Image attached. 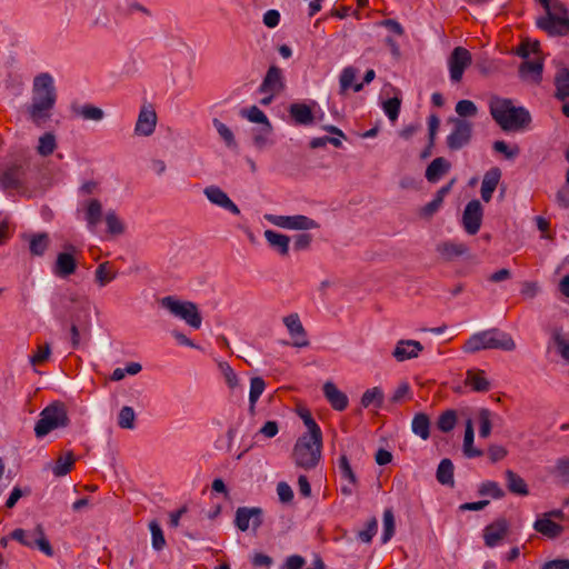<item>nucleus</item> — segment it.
Segmentation results:
<instances>
[{"label": "nucleus", "instance_id": "59", "mask_svg": "<svg viewBox=\"0 0 569 569\" xmlns=\"http://www.w3.org/2000/svg\"><path fill=\"white\" fill-rule=\"evenodd\" d=\"M492 148L496 152L502 153L509 160L515 159L520 153L518 146L509 147L502 140L495 141Z\"/></svg>", "mask_w": 569, "mask_h": 569}, {"label": "nucleus", "instance_id": "36", "mask_svg": "<svg viewBox=\"0 0 569 569\" xmlns=\"http://www.w3.org/2000/svg\"><path fill=\"white\" fill-rule=\"evenodd\" d=\"M453 463L450 459L445 458L440 461L437 468L436 478L439 483L443 486L453 487L455 479H453Z\"/></svg>", "mask_w": 569, "mask_h": 569}, {"label": "nucleus", "instance_id": "8", "mask_svg": "<svg viewBox=\"0 0 569 569\" xmlns=\"http://www.w3.org/2000/svg\"><path fill=\"white\" fill-rule=\"evenodd\" d=\"M449 122L452 124V130L446 139L449 150L457 151L468 146L473 132L472 122L461 118H450Z\"/></svg>", "mask_w": 569, "mask_h": 569}, {"label": "nucleus", "instance_id": "62", "mask_svg": "<svg viewBox=\"0 0 569 569\" xmlns=\"http://www.w3.org/2000/svg\"><path fill=\"white\" fill-rule=\"evenodd\" d=\"M377 529H378V521L377 519L373 517L371 518L368 522H367V527L366 529L363 530H360L358 532V538L365 542V543H369L371 542L373 536L377 533Z\"/></svg>", "mask_w": 569, "mask_h": 569}, {"label": "nucleus", "instance_id": "3", "mask_svg": "<svg viewBox=\"0 0 569 569\" xmlns=\"http://www.w3.org/2000/svg\"><path fill=\"white\" fill-rule=\"evenodd\" d=\"M546 13L537 18L536 26L550 37L569 34V9L559 0H537Z\"/></svg>", "mask_w": 569, "mask_h": 569}, {"label": "nucleus", "instance_id": "10", "mask_svg": "<svg viewBox=\"0 0 569 569\" xmlns=\"http://www.w3.org/2000/svg\"><path fill=\"white\" fill-rule=\"evenodd\" d=\"M66 251L59 252L53 263V273L61 279H66L73 274L78 267L76 259L77 248L73 244L67 243L63 246Z\"/></svg>", "mask_w": 569, "mask_h": 569}, {"label": "nucleus", "instance_id": "51", "mask_svg": "<svg viewBox=\"0 0 569 569\" xmlns=\"http://www.w3.org/2000/svg\"><path fill=\"white\" fill-rule=\"evenodd\" d=\"M240 114L254 123H260L262 126L270 123L264 112L260 110L257 106H252L249 109H242L240 111Z\"/></svg>", "mask_w": 569, "mask_h": 569}, {"label": "nucleus", "instance_id": "64", "mask_svg": "<svg viewBox=\"0 0 569 569\" xmlns=\"http://www.w3.org/2000/svg\"><path fill=\"white\" fill-rule=\"evenodd\" d=\"M10 536L13 540L20 542L21 545H23L26 547H29V548L34 547V541L32 540L33 538L31 537V532L27 533L26 530L18 528V529H14Z\"/></svg>", "mask_w": 569, "mask_h": 569}, {"label": "nucleus", "instance_id": "53", "mask_svg": "<svg viewBox=\"0 0 569 569\" xmlns=\"http://www.w3.org/2000/svg\"><path fill=\"white\" fill-rule=\"evenodd\" d=\"M213 126H214L216 130L218 131L219 136L221 137V139L226 142V144L229 148L237 146L234 136H233L231 129L227 124H224L223 122H221L218 119H213Z\"/></svg>", "mask_w": 569, "mask_h": 569}, {"label": "nucleus", "instance_id": "5", "mask_svg": "<svg viewBox=\"0 0 569 569\" xmlns=\"http://www.w3.org/2000/svg\"><path fill=\"white\" fill-rule=\"evenodd\" d=\"M321 452L322 437H319V440L310 437H299L293 446L291 457L298 468L308 471L319 465Z\"/></svg>", "mask_w": 569, "mask_h": 569}, {"label": "nucleus", "instance_id": "46", "mask_svg": "<svg viewBox=\"0 0 569 569\" xmlns=\"http://www.w3.org/2000/svg\"><path fill=\"white\" fill-rule=\"evenodd\" d=\"M104 220L110 234L119 236L124 232L126 227L113 210L107 212Z\"/></svg>", "mask_w": 569, "mask_h": 569}, {"label": "nucleus", "instance_id": "16", "mask_svg": "<svg viewBox=\"0 0 569 569\" xmlns=\"http://www.w3.org/2000/svg\"><path fill=\"white\" fill-rule=\"evenodd\" d=\"M157 126V113L154 109L149 107H142L138 120L136 122L134 132L138 136H151Z\"/></svg>", "mask_w": 569, "mask_h": 569}, {"label": "nucleus", "instance_id": "47", "mask_svg": "<svg viewBox=\"0 0 569 569\" xmlns=\"http://www.w3.org/2000/svg\"><path fill=\"white\" fill-rule=\"evenodd\" d=\"M457 423V413L455 410H446L437 420V428L442 432L451 431Z\"/></svg>", "mask_w": 569, "mask_h": 569}, {"label": "nucleus", "instance_id": "18", "mask_svg": "<svg viewBox=\"0 0 569 569\" xmlns=\"http://www.w3.org/2000/svg\"><path fill=\"white\" fill-rule=\"evenodd\" d=\"M423 350V346L417 340H399L392 351L393 358L399 361H406L417 358Z\"/></svg>", "mask_w": 569, "mask_h": 569}, {"label": "nucleus", "instance_id": "24", "mask_svg": "<svg viewBox=\"0 0 569 569\" xmlns=\"http://www.w3.org/2000/svg\"><path fill=\"white\" fill-rule=\"evenodd\" d=\"M533 529L548 539H556L563 532V527L547 516H542L533 523Z\"/></svg>", "mask_w": 569, "mask_h": 569}, {"label": "nucleus", "instance_id": "15", "mask_svg": "<svg viewBox=\"0 0 569 569\" xmlns=\"http://www.w3.org/2000/svg\"><path fill=\"white\" fill-rule=\"evenodd\" d=\"M203 193L211 203L223 208L233 214H240V209L238 206L221 188L217 186H209L204 188Z\"/></svg>", "mask_w": 569, "mask_h": 569}, {"label": "nucleus", "instance_id": "17", "mask_svg": "<svg viewBox=\"0 0 569 569\" xmlns=\"http://www.w3.org/2000/svg\"><path fill=\"white\" fill-rule=\"evenodd\" d=\"M24 168L22 164L8 167L0 177V186L4 190H17L23 186Z\"/></svg>", "mask_w": 569, "mask_h": 569}, {"label": "nucleus", "instance_id": "2", "mask_svg": "<svg viewBox=\"0 0 569 569\" xmlns=\"http://www.w3.org/2000/svg\"><path fill=\"white\" fill-rule=\"evenodd\" d=\"M492 119L505 132H518L531 123V116L525 107H516L511 99L492 97L489 101Z\"/></svg>", "mask_w": 569, "mask_h": 569}, {"label": "nucleus", "instance_id": "57", "mask_svg": "<svg viewBox=\"0 0 569 569\" xmlns=\"http://www.w3.org/2000/svg\"><path fill=\"white\" fill-rule=\"evenodd\" d=\"M272 131L271 123L262 126L253 133V143L257 148L262 149L268 144V137Z\"/></svg>", "mask_w": 569, "mask_h": 569}, {"label": "nucleus", "instance_id": "43", "mask_svg": "<svg viewBox=\"0 0 569 569\" xmlns=\"http://www.w3.org/2000/svg\"><path fill=\"white\" fill-rule=\"evenodd\" d=\"M299 416L302 419L305 426L308 429V432L303 433L301 437H310L319 440V437H322V432L320 427L317 425L311 413L307 409H302L299 411Z\"/></svg>", "mask_w": 569, "mask_h": 569}, {"label": "nucleus", "instance_id": "19", "mask_svg": "<svg viewBox=\"0 0 569 569\" xmlns=\"http://www.w3.org/2000/svg\"><path fill=\"white\" fill-rule=\"evenodd\" d=\"M283 323L287 327L290 336L295 338L292 343L295 347L302 348L309 345L306 330L299 319L298 313H291L284 317Z\"/></svg>", "mask_w": 569, "mask_h": 569}, {"label": "nucleus", "instance_id": "30", "mask_svg": "<svg viewBox=\"0 0 569 569\" xmlns=\"http://www.w3.org/2000/svg\"><path fill=\"white\" fill-rule=\"evenodd\" d=\"M289 113L297 124L308 126L313 122V113L306 103H292Z\"/></svg>", "mask_w": 569, "mask_h": 569}, {"label": "nucleus", "instance_id": "52", "mask_svg": "<svg viewBox=\"0 0 569 569\" xmlns=\"http://www.w3.org/2000/svg\"><path fill=\"white\" fill-rule=\"evenodd\" d=\"M395 516L391 509H386L383 511V533H382V542H388L392 536L395 535Z\"/></svg>", "mask_w": 569, "mask_h": 569}, {"label": "nucleus", "instance_id": "32", "mask_svg": "<svg viewBox=\"0 0 569 569\" xmlns=\"http://www.w3.org/2000/svg\"><path fill=\"white\" fill-rule=\"evenodd\" d=\"M431 421L427 413L418 412L413 416L411 421L412 432L420 437L422 440H427L430 437Z\"/></svg>", "mask_w": 569, "mask_h": 569}, {"label": "nucleus", "instance_id": "11", "mask_svg": "<svg viewBox=\"0 0 569 569\" xmlns=\"http://www.w3.org/2000/svg\"><path fill=\"white\" fill-rule=\"evenodd\" d=\"M472 56L463 47H456L448 58L450 79L452 82H460L465 70L471 64Z\"/></svg>", "mask_w": 569, "mask_h": 569}, {"label": "nucleus", "instance_id": "13", "mask_svg": "<svg viewBox=\"0 0 569 569\" xmlns=\"http://www.w3.org/2000/svg\"><path fill=\"white\" fill-rule=\"evenodd\" d=\"M483 209L479 200L469 201L462 213V226L468 234H476L481 227Z\"/></svg>", "mask_w": 569, "mask_h": 569}, {"label": "nucleus", "instance_id": "37", "mask_svg": "<svg viewBox=\"0 0 569 569\" xmlns=\"http://www.w3.org/2000/svg\"><path fill=\"white\" fill-rule=\"evenodd\" d=\"M102 217V204L98 199H91L86 208V221L88 228L94 230Z\"/></svg>", "mask_w": 569, "mask_h": 569}, {"label": "nucleus", "instance_id": "58", "mask_svg": "<svg viewBox=\"0 0 569 569\" xmlns=\"http://www.w3.org/2000/svg\"><path fill=\"white\" fill-rule=\"evenodd\" d=\"M151 536H152V547L156 550H161L166 545V539L162 532L161 527L157 521H151L149 525Z\"/></svg>", "mask_w": 569, "mask_h": 569}, {"label": "nucleus", "instance_id": "42", "mask_svg": "<svg viewBox=\"0 0 569 569\" xmlns=\"http://www.w3.org/2000/svg\"><path fill=\"white\" fill-rule=\"evenodd\" d=\"M76 458L72 451L67 452L57 459L52 472L57 477H63L69 473L74 465Z\"/></svg>", "mask_w": 569, "mask_h": 569}, {"label": "nucleus", "instance_id": "23", "mask_svg": "<svg viewBox=\"0 0 569 569\" xmlns=\"http://www.w3.org/2000/svg\"><path fill=\"white\" fill-rule=\"evenodd\" d=\"M500 178L501 170L498 167H493L485 173L480 189L481 198L485 202H489L491 200L492 193L495 192Z\"/></svg>", "mask_w": 569, "mask_h": 569}, {"label": "nucleus", "instance_id": "25", "mask_svg": "<svg viewBox=\"0 0 569 569\" xmlns=\"http://www.w3.org/2000/svg\"><path fill=\"white\" fill-rule=\"evenodd\" d=\"M453 183H455V180H451L449 183L441 187L437 191L433 200H431L430 202H428L426 206H423L421 208L420 214L426 218L432 217L442 206L443 199L450 192Z\"/></svg>", "mask_w": 569, "mask_h": 569}, {"label": "nucleus", "instance_id": "28", "mask_svg": "<svg viewBox=\"0 0 569 569\" xmlns=\"http://www.w3.org/2000/svg\"><path fill=\"white\" fill-rule=\"evenodd\" d=\"M26 239L29 242V251L32 256L41 257L50 246V237L47 232L32 233Z\"/></svg>", "mask_w": 569, "mask_h": 569}, {"label": "nucleus", "instance_id": "54", "mask_svg": "<svg viewBox=\"0 0 569 569\" xmlns=\"http://www.w3.org/2000/svg\"><path fill=\"white\" fill-rule=\"evenodd\" d=\"M382 107L390 121L395 122L399 117L401 99L398 97L390 98L383 102Z\"/></svg>", "mask_w": 569, "mask_h": 569}, {"label": "nucleus", "instance_id": "63", "mask_svg": "<svg viewBox=\"0 0 569 569\" xmlns=\"http://www.w3.org/2000/svg\"><path fill=\"white\" fill-rule=\"evenodd\" d=\"M51 355V347L49 343H44L43 346H39L37 351L30 357V362L32 366L41 365L46 362Z\"/></svg>", "mask_w": 569, "mask_h": 569}, {"label": "nucleus", "instance_id": "29", "mask_svg": "<svg viewBox=\"0 0 569 569\" xmlns=\"http://www.w3.org/2000/svg\"><path fill=\"white\" fill-rule=\"evenodd\" d=\"M465 383L476 392H486L490 389V382L485 377L483 370H468Z\"/></svg>", "mask_w": 569, "mask_h": 569}, {"label": "nucleus", "instance_id": "41", "mask_svg": "<svg viewBox=\"0 0 569 569\" xmlns=\"http://www.w3.org/2000/svg\"><path fill=\"white\" fill-rule=\"evenodd\" d=\"M552 341L559 356L569 363V337L560 329H555L552 332Z\"/></svg>", "mask_w": 569, "mask_h": 569}, {"label": "nucleus", "instance_id": "39", "mask_svg": "<svg viewBox=\"0 0 569 569\" xmlns=\"http://www.w3.org/2000/svg\"><path fill=\"white\" fill-rule=\"evenodd\" d=\"M72 112L81 117L83 120L101 121L104 118V112L101 108L93 104H83L80 107L72 106Z\"/></svg>", "mask_w": 569, "mask_h": 569}, {"label": "nucleus", "instance_id": "9", "mask_svg": "<svg viewBox=\"0 0 569 569\" xmlns=\"http://www.w3.org/2000/svg\"><path fill=\"white\" fill-rule=\"evenodd\" d=\"M264 219L270 223L290 230H311L319 228V223L302 214L297 216H278V214H266Z\"/></svg>", "mask_w": 569, "mask_h": 569}, {"label": "nucleus", "instance_id": "38", "mask_svg": "<svg viewBox=\"0 0 569 569\" xmlns=\"http://www.w3.org/2000/svg\"><path fill=\"white\" fill-rule=\"evenodd\" d=\"M383 391L380 387H373L371 389H367L361 397V406L363 408L373 407L379 409L383 405Z\"/></svg>", "mask_w": 569, "mask_h": 569}, {"label": "nucleus", "instance_id": "34", "mask_svg": "<svg viewBox=\"0 0 569 569\" xmlns=\"http://www.w3.org/2000/svg\"><path fill=\"white\" fill-rule=\"evenodd\" d=\"M437 251L446 260H452L456 257L466 254L468 252V247L465 243L446 241L437 246Z\"/></svg>", "mask_w": 569, "mask_h": 569}, {"label": "nucleus", "instance_id": "22", "mask_svg": "<svg viewBox=\"0 0 569 569\" xmlns=\"http://www.w3.org/2000/svg\"><path fill=\"white\" fill-rule=\"evenodd\" d=\"M543 62L541 59L523 61L519 67V76L526 81L539 84L542 80Z\"/></svg>", "mask_w": 569, "mask_h": 569}, {"label": "nucleus", "instance_id": "7", "mask_svg": "<svg viewBox=\"0 0 569 569\" xmlns=\"http://www.w3.org/2000/svg\"><path fill=\"white\" fill-rule=\"evenodd\" d=\"M160 306L167 309L171 315L186 321L187 325L199 329L202 323L201 315L196 303L191 301H181L173 296L163 297Z\"/></svg>", "mask_w": 569, "mask_h": 569}, {"label": "nucleus", "instance_id": "31", "mask_svg": "<svg viewBox=\"0 0 569 569\" xmlns=\"http://www.w3.org/2000/svg\"><path fill=\"white\" fill-rule=\"evenodd\" d=\"M264 238L269 246L273 248L281 256H287L289 252L290 238L286 234L276 232L273 230H266Z\"/></svg>", "mask_w": 569, "mask_h": 569}, {"label": "nucleus", "instance_id": "1", "mask_svg": "<svg viewBox=\"0 0 569 569\" xmlns=\"http://www.w3.org/2000/svg\"><path fill=\"white\" fill-rule=\"evenodd\" d=\"M56 101L53 78L49 73H40L33 80L32 102L27 108L31 121L38 127L43 126L50 119Z\"/></svg>", "mask_w": 569, "mask_h": 569}, {"label": "nucleus", "instance_id": "55", "mask_svg": "<svg viewBox=\"0 0 569 569\" xmlns=\"http://www.w3.org/2000/svg\"><path fill=\"white\" fill-rule=\"evenodd\" d=\"M456 112L458 118L465 119L467 117H475L478 112L477 106L471 100H460L456 104Z\"/></svg>", "mask_w": 569, "mask_h": 569}, {"label": "nucleus", "instance_id": "49", "mask_svg": "<svg viewBox=\"0 0 569 569\" xmlns=\"http://www.w3.org/2000/svg\"><path fill=\"white\" fill-rule=\"evenodd\" d=\"M480 496H490L493 499H501L505 497V491L501 489L498 482L496 481H483L478 490Z\"/></svg>", "mask_w": 569, "mask_h": 569}, {"label": "nucleus", "instance_id": "14", "mask_svg": "<svg viewBox=\"0 0 569 569\" xmlns=\"http://www.w3.org/2000/svg\"><path fill=\"white\" fill-rule=\"evenodd\" d=\"M284 87L282 70L277 66H270L260 84L259 91L261 93L279 94Z\"/></svg>", "mask_w": 569, "mask_h": 569}, {"label": "nucleus", "instance_id": "33", "mask_svg": "<svg viewBox=\"0 0 569 569\" xmlns=\"http://www.w3.org/2000/svg\"><path fill=\"white\" fill-rule=\"evenodd\" d=\"M473 439H475L473 426H472V421L469 419L466 423L463 445H462V451L467 458H478L483 455L482 450L473 447Z\"/></svg>", "mask_w": 569, "mask_h": 569}, {"label": "nucleus", "instance_id": "44", "mask_svg": "<svg viewBox=\"0 0 569 569\" xmlns=\"http://www.w3.org/2000/svg\"><path fill=\"white\" fill-rule=\"evenodd\" d=\"M550 473L560 479L562 485L569 483V457L559 458Z\"/></svg>", "mask_w": 569, "mask_h": 569}, {"label": "nucleus", "instance_id": "26", "mask_svg": "<svg viewBox=\"0 0 569 569\" xmlns=\"http://www.w3.org/2000/svg\"><path fill=\"white\" fill-rule=\"evenodd\" d=\"M451 168V163L442 158L438 157L433 159L430 164L426 169V179L435 183L437 182L442 176H445Z\"/></svg>", "mask_w": 569, "mask_h": 569}, {"label": "nucleus", "instance_id": "48", "mask_svg": "<svg viewBox=\"0 0 569 569\" xmlns=\"http://www.w3.org/2000/svg\"><path fill=\"white\" fill-rule=\"evenodd\" d=\"M357 77V69L353 67H346L339 77L340 94H345L349 88H353V81Z\"/></svg>", "mask_w": 569, "mask_h": 569}, {"label": "nucleus", "instance_id": "21", "mask_svg": "<svg viewBox=\"0 0 569 569\" xmlns=\"http://www.w3.org/2000/svg\"><path fill=\"white\" fill-rule=\"evenodd\" d=\"M323 395L335 410L343 411L348 407L347 395L339 390L333 382L327 381L323 385Z\"/></svg>", "mask_w": 569, "mask_h": 569}, {"label": "nucleus", "instance_id": "27", "mask_svg": "<svg viewBox=\"0 0 569 569\" xmlns=\"http://www.w3.org/2000/svg\"><path fill=\"white\" fill-rule=\"evenodd\" d=\"M555 93L553 97L559 101L569 99V69L561 68L557 71L555 79Z\"/></svg>", "mask_w": 569, "mask_h": 569}, {"label": "nucleus", "instance_id": "35", "mask_svg": "<svg viewBox=\"0 0 569 569\" xmlns=\"http://www.w3.org/2000/svg\"><path fill=\"white\" fill-rule=\"evenodd\" d=\"M505 476L507 481V488L511 493L518 496L529 495V489L526 481L518 473L508 469L506 470Z\"/></svg>", "mask_w": 569, "mask_h": 569}, {"label": "nucleus", "instance_id": "6", "mask_svg": "<svg viewBox=\"0 0 569 569\" xmlns=\"http://www.w3.org/2000/svg\"><path fill=\"white\" fill-rule=\"evenodd\" d=\"M69 422L66 405L54 401L40 412V419L34 426V433L38 438H42L54 429L66 428Z\"/></svg>", "mask_w": 569, "mask_h": 569}, {"label": "nucleus", "instance_id": "12", "mask_svg": "<svg viewBox=\"0 0 569 569\" xmlns=\"http://www.w3.org/2000/svg\"><path fill=\"white\" fill-rule=\"evenodd\" d=\"M263 511L259 507H239L236 510L234 526L240 531H247L252 522V530L256 532L263 523Z\"/></svg>", "mask_w": 569, "mask_h": 569}, {"label": "nucleus", "instance_id": "56", "mask_svg": "<svg viewBox=\"0 0 569 569\" xmlns=\"http://www.w3.org/2000/svg\"><path fill=\"white\" fill-rule=\"evenodd\" d=\"M109 262H102L96 269V281L100 287H104L107 283L116 278V273L109 271Z\"/></svg>", "mask_w": 569, "mask_h": 569}, {"label": "nucleus", "instance_id": "61", "mask_svg": "<svg viewBox=\"0 0 569 569\" xmlns=\"http://www.w3.org/2000/svg\"><path fill=\"white\" fill-rule=\"evenodd\" d=\"M339 470L345 479H348L351 485H357V477L350 466V462L346 455L339 458Z\"/></svg>", "mask_w": 569, "mask_h": 569}, {"label": "nucleus", "instance_id": "20", "mask_svg": "<svg viewBox=\"0 0 569 569\" xmlns=\"http://www.w3.org/2000/svg\"><path fill=\"white\" fill-rule=\"evenodd\" d=\"M508 521L505 518H499L492 523L488 525L483 530V539L487 547H495L500 540L505 538L508 532Z\"/></svg>", "mask_w": 569, "mask_h": 569}, {"label": "nucleus", "instance_id": "45", "mask_svg": "<svg viewBox=\"0 0 569 569\" xmlns=\"http://www.w3.org/2000/svg\"><path fill=\"white\" fill-rule=\"evenodd\" d=\"M57 147L56 137L51 132H47L39 138L38 153L42 157H48L53 153Z\"/></svg>", "mask_w": 569, "mask_h": 569}, {"label": "nucleus", "instance_id": "50", "mask_svg": "<svg viewBox=\"0 0 569 569\" xmlns=\"http://www.w3.org/2000/svg\"><path fill=\"white\" fill-rule=\"evenodd\" d=\"M136 413L132 407L124 406L121 408L118 416V425L122 429L134 428Z\"/></svg>", "mask_w": 569, "mask_h": 569}, {"label": "nucleus", "instance_id": "60", "mask_svg": "<svg viewBox=\"0 0 569 569\" xmlns=\"http://www.w3.org/2000/svg\"><path fill=\"white\" fill-rule=\"evenodd\" d=\"M491 412L488 409H481L479 412L480 428L479 436L481 438H488L491 432Z\"/></svg>", "mask_w": 569, "mask_h": 569}, {"label": "nucleus", "instance_id": "4", "mask_svg": "<svg viewBox=\"0 0 569 569\" xmlns=\"http://www.w3.org/2000/svg\"><path fill=\"white\" fill-rule=\"evenodd\" d=\"M462 349L467 353H475L486 349L512 351L516 349V342L509 333L492 328L472 335L465 342Z\"/></svg>", "mask_w": 569, "mask_h": 569}, {"label": "nucleus", "instance_id": "40", "mask_svg": "<svg viewBox=\"0 0 569 569\" xmlns=\"http://www.w3.org/2000/svg\"><path fill=\"white\" fill-rule=\"evenodd\" d=\"M266 388V382L261 377H253L250 380L249 391V412L254 415L256 403Z\"/></svg>", "mask_w": 569, "mask_h": 569}]
</instances>
